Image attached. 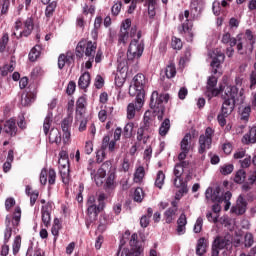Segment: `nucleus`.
Masks as SVG:
<instances>
[{"mask_svg":"<svg viewBox=\"0 0 256 256\" xmlns=\"http://www.w3.org/2000/svg\"><path fill=\"white\" fill-rule=\"evenodd\" d=\"M221 90L224 91V93H222V99H224V103L222 104L221 113L224 115H231V113H233V109H235V104L243 103V95L245 91L243 89L239 91L237 86H221Z\"/></svg>","mask_w":256,"mask_h":256,"instance_id":"obj_1","label":"nucleus"},{"mask_svg":"<svg viewBox=\"0 0 256 256\" xmlns=\"http://www.w3.org/2000/svg\"><path fill=\"white\" fill-rule=\"evenodd\" d=\"M169 101V94H159L157 91H153L150 98V109L152 113L158 117V120L163 119V113H165V106L163 103Z\"/></svg>","mask_w":256,"mask_h":256,"instance_id":"obj_2","label":"nucleus"},{"mask_svg":"<svg viewBox=\"0 0 256 256\" xmlns=\"http://www.w3.org/2000/svg\"><path fill=\"white\" fill-rule=\"evenodd\" d=\"M33 27V18H27L24 23L20 18H18L14 23L12 35L16 37V39L29 37L33 31Z\"/></svg>","mask_w":256,"mask_h":256,"instance_id":"obj_3","label":"nucleus"},{"mask_svg":"<svg viewBox=\"0 0 256 256\" xmlns=\"http://www.w3.org/2000/svg\"><path fill=\"white\" fill-rule=\"evenodd\" d=\"M143 51H145V42L141 40V32H137L136 38H133L128 47L127 58L129 61L140 59L143 55Z\"/></svg>","mask_w":256,"mask_h":256,"instance_id":"obj_4","label":"nucleus"},{"mask_svg":"<svg viewBox=\"0 0 256 256\" xmlns=\"http://www.w3.org/2000/svg\"><path fill=\"white\" fill-rule=\"evenodd\" d=\"M53 123V112H48L44 119L43 124V132L45 135H48V139L50 143H56L59 145L61 143V132L57 128H51V124ZM49 129H51L49 131Z\"/></svg>","mask_w":256,"mask_h":256,"instance_id":"obj_5","label":"nucleus"},{"mask_svg":"<svg viewBox=\"0 0 256 256\" xmlns=\"http://www.w3.org/2000/svg\"><path fill=\"white\" fill-rule=\"evenodd\" d=\"M237 51L243 55L245 51H253V45H255V36L253 35V32L249 29L245 31V36L243 37V34L237 35ZM245 49V51H243Z\"/></svg>","mask_w":256,"mask_h":256,"instance_id":"obj_6","label":"nucleus"},{"mask_svg":"<svg viewBox=\"0 0 256 256\" xmlns=\"http://www.w3.org/2000/svg\"><path fill=\"white\" fill-rule=\"evenodd\" d=\"M97 53V43L88 41V42H79L76 47V57L81 59L83 55L88 58L95 59V55Z\"/></svg>","mask_w":256,"mask_h":256,"instance_id":"obj_7","label":"nucleus"},{"mask_svg":"<svg viewBox=\"0 0 256 256\" xmlns=\"http://www.w3.org/2000/svg\"><path fill=\"white\" fill-rule=\"evenodd\" d=\"M217 86V77L210 76L208 78L207 87H206V96L208 99H213V97H217L220 93H225V90H221V87H233L227 84V80L223 78V83L220 84L219 88H215Z\"/></svg>","mask_w":256,"mask_h":256,"instance_id":"obj_8","label":"nucleus"},{"mask_svg":"<svg viewBox=\"0 0 256 256\" xmlns=\"http://www.w3.org/2000/svg\"><path fill=\"white\" fill-rule=\"evenodd\" d=\"M215 135V131L212 130L211 127L206 128L205 133L200 135L198 143V153L200 155H203V153H206L208 149H211V145H213V136Z\"/></svg>","mask_w":256,"mask_h":256,"instance_id":"obj_9","label":"nucleus"},{"mask_svg":"<svg viewBox=\"0 0 256 256\" xmlns=\"http://www.w3.org/2000/svg\"><path fill=\"white\" fill-rule=\"evenodd\" d=\"M139 236L134 233L131 235L129 244L131 250L124 248L122 250L121 256H143V247L139 246Z\"/></svg>","mask_w":256,"mask_h":256,"instance_id":"obj_10","label":"nucleus"},{"mask_svg":"<svg viewBox=\"0 0 256 256\" xmlns=\"http://www.w3.org/2000/svg\"><path fill=\"white\" fill-rule=\"evenodd\" d=\"M180 21L182 22V31L186 35L187 41H193V21L189 19V11L185 10L183 15L179 16Z\"/></svg>","mask_w":256,"mask_h":256,"instance_id":"obj_11","label":"nucleus"},{"mask_svg":"<svg viewBox=\"0 0 256 256\" xmlns=\"http://www.w3.org/2000/svg\"><path fill=\"white\" fill-rule=\"evenodd\" d=\"M144 105L145 98H143V95L136 96L135 102H131L127 106V119H135L136 111H141Z\"/></svg>","mask_w":256,"mask_h":256,"instance_id":"obj_12","label":"nucleus"},{"mask_svg":"<svg viewBox=\"0 0 256 256\" xmlns=\"http://www.w3.org/2000/svg\"><path fill=\"white\" fill-rule=\"evenodd\" d=\"M208 55L212 59V62L210 64L212 67V73H214V75H217V70L225 61V54L221 52L220 49H215L212 52H209Z\"/></svg>","mask_w":256,"mask_h":256,"instance_id":"obj_13","label":"nucleus"},{"mask_svg":"<svg viewBox=\"0 0 256 256\" xmlns=\"http://www.w3.org/2000/svg\"><path fill=\"white\" fill-rule=\"evenodd\" d=\"M58 165L62 179L69 177V154L67 151L62 150L59 152Z\"/></svg>","mask_w":256,"mask_h":256,"instance_id":"obj_14","label":"nucleus"},{"mask_svg":"<svg viewBox=\"0 0 256 256\" xmlns=\"http://www.w3.org/2000/svg\"><path fill=\"white\" fill-rule=\"evenodd\" d=\"M134 81V89L136 91V97L142 95V99H145V85H147V79H145V75L137 74L133 78Z\"/></svg>","mask_w":256,"mask_h":256,"instance_id":"obj_15","label":"nucleus"},{"mask_svg":"<svg viewBox=\"0 0 256 256\" xmlns=\"http://www.w3.org/2000/svg\"><path fill=\"white\" fill-rule=\"evenodd\" d=\"M116 145H117L116 140H111L109 136H104L102 140L101 150L97 152V158L102 157V159H105V150L108 149L110 153H113V151H115Z\"/></svg>","mask_w":256,"mask_h":256,"instance_id":"obj_16","label":"nucleus"},{"mask_svg":"<svg viewBox=\"0 0 256 256\" xmlns=\"http://www.w3.org/2000/svg\"><path fill=\"white\" fill-rule=\"evenodd\" d=\"M57 179V173L54 169H42L40 173V183L41 185H47V180L49 185H55V181Z\"/></svg>","mask_w":256,"mask_h":256,"instance_id":"obj_17","label":"nucleus"},{"mask_svg":"<svg viewBox=\"0 0 256 256\" xmlns=\"http://www.w3.org/2000/svg\"><path fill=\"white\" fill-rule=\"evenodd\" d=\"M151 128H149V124L147 122L144 123L143 126L138 128L136 139L139 143H143L147 145L149 138L151 137Z\"/></svg>","mask_w":256,"mask_h":256,"instance_id":"obj_18","label":"nucleus"},{"mask_svg":"<svg viewBox=\"0 0 256 256\" xmlns=\"http://www.w3.org/2000/svg\"><path fill=\"white\" fill-rule=\"evenodd\" d=\"M247 211V200L240 195L236 201V205L231 208V212L235 215H243Z\"/></svg>","mask_w":256,"mask_h":256,"instance_id":"obj_19","label":"nucleus"},{"mask_svg":"<svg viewBox=\"0 0 256 256\" xmlns=\"http://www.w3.org/2000/svg\"><path fill=\"white\" fill-rule=\"evenodd\" d=\"M129 27H131V19H126L122 23V27L120 29V34L118 38L119 43H127V39H129V32L127 31V29H129Z\"/></svg>","mask_w":256,"mask_h":256,"instance_id":"obj_20","label":"nucleus"},{"mask_svg":"<svg viewBox=\"0 0 256 256\" xmlns=\"http://www.w3.org/2000/svg\"><path fill=\"white\" fill-rule=\"evenodd\" d=\"M87 105V98L81 96L76 102V119H81L85 115V106Z\"/></svg>","mask_w":256,"mask_h":256,"instance_id":"obj_21","label":"nucleus"},{"mask_svg":"<svg viewBox=\"0 0 256 256\" xmlns=\"http://www.w3.org/2000/svg\"><path fill=\"white\" fill-rule=\"evenodd\" d=\"M3 130L10 135V137H15V135H17V123L11 118L4 123Z\"/></svg>","mask_w":256,"mask_h":256,"instance_id":"obj_22","label":"nucleus"},{"mask_svg":"<svg viewBox=\"0 0 256 256\" xmlns=\"http://www.w3.org/2000/svg\"><path fill=\"white\" fill-rule=\"evenodd\" d=\"M42 223L44 227H49L51 225V204H46L42 207Z\"/></svg>","mask_w":256,"mask_h":256,"instance_id":"obj_23","label":"nucleus"},{"mask_svg":"<svg viewBox=\"0 0 256 256\" xmlns=\"http://www.w3.org/2000/svg\"><path fill=\"white\" fill-rule=\"evenodd\" d=\"M73 61H74L73 53L68 52L66 55L61 54L58 57V68L63 69V67H65V65H71V63H73Z\"/></svg>","mask_w":256,"mask_h":256,"instance_id":"obj_24","label":"nucleus"},{"mask_svg":"<svg viewBox=\"0 0 256 256\" xmlns=\"http://www.w3.org/2000/svg\"><path fill=\"white\" fill-rule=\"evenodd\" d=\"M172 208H168L164 213V219L166 223H173L175 221V215H177V206L175 203L172 204Z\"/></svg>","mask_w":256,"mask_h":256,"instance_id":"obj_25","label":"nucleus"},{"mask_svg":"<svg viewBox=\"0 0 256 256\" xmlns=\"http://www.w3.org/2000/svg\"><path fill=\"white\" fill-rule=\"evenodd\" d=\"M107 175V171L104 170L103 167L99 168L97 173L95 172L92 176V179H94L96 185L100 187V185H103V179H105V176Z\"/></svg>","mask_w":256,"mask_h":256,"instance_id":"obj_26","label":"nucleus"},{"mask_svg":"<svg viewBox=\"0 0 256 256\" xmlns=\"http://www.w3.org/2000/svg\"><path fill=\"white\" fill-rule=\"evenodd\" d=\"M90 83H91V75L89 74V72H85L80 76L78 80V87H80V89H87Z\"/></svg>","mask_w":256,"mask_h":256,"instance_id":"obj_27","label":"nucleus"},{"mask_svg":"<svg viewBox=\"0 0 256 256\" xmlns=\"http://www.w3.org/2000/svg\"><path fill=\"white\" fill-rule=\"evenodd\" d=\"M242 142L246 145H249V143H256V126L250 128L249 134L243 136Z\"/></svg>","mask_w":256,"mask_h":256,"instance_id":"obj_28","label":"nucleus"},{"mask_svg":"<svg viewBox=\"0 0 256 256\" xmlns=\"http://www.w3.org/2000/svg\"><path fill=\"white\" fill-rule=\"evenodd\" d=\"M181 151H185V153H189L191 151V134L187 133L180 143Z\"/></svg>","mask_w":256,"mask_h":256,"instance_id":"obj_29","label":"nucleus"},{"mask_svg":"<svg viewBox=\"0 0 256 256\" xmlns=\"http://www.w3.org/2000/svg\"><path fill=\"white\" fill-rule=\"evenodd\" d=\"M207 253V240L200 238L196 246V255H205Z\"/></svg>","mask_w":256,"mask_h":256,"instance_id":"obj_30","label":"nucleus"},{"mask_svg":"<svg viewBox=\"0 0 256 256\" xmlns=\"http://www.w3.org/2000/svg\"><path fill=\"white\" fill-rule=\"evenodd\" d=\"M187 167H189V162L187 161H182L179 164H176L175 168H174V175L175 177H177V179H179V177H181V175H183L185 169H187Z\"/></svg>","mask_w":256,"mask_h":256,"instance_id":"obj_31","label":"nucleus"},{"mask_svg":"<svg viewBox=\"0 0 256 256\" xmlns=\"http://www.w3.org/2000/svg\"><path fill=\"white\" fill-rule=\"evenodd\" d=\"M35 101V95L33 93H23L21 96V105L23 107H28Z\"/></svg>","mask_w":256,"mask_h":256,"instance_id":"obj_32","label":"nucleus"},{"mask_svg":"<svg viewBox=\"0 0 256 256\" xmlns=\"http://www.w3.org/2000/svg\"><path fill=\"white\" fill-rule=\"evenodd\" d=\"M170 129H171V121L169 120V118H166L160 125L159 135H161V137H165V135L169 133Z\"/></svg>","mask_w":256,"mask_h":256,"instance_id":"obj_33","label":"nucleus"},{"mask_svg":"<svg viewBox=\"0 0 256 256\" xmlns=\"http://www.w3.org/2000/svg\"><path fill=\"white\" fill-rule=\"evenodd\" d=\"M13 71H15V62H10V64H6L0 68V77H7Z\"/></svg>","mask_w":256,"mask_h":256,"instance_id":"obj_34","label":"nucleus"},{"mask_svg":"<svg viewBox=\"0 0 256 256\" xmlns=\"http://www.w3.org/2000/svg\"><path fill=\"white\" fill-rule=\"evenodd\" d=\"M222 43L226 44V45H230V47H235V45H237V43H239V41L236 38L231 37L230 33H225L222 36Z\"/></svg>","mask_w":256,"mask_h":256,"instance_id":"obj_35","label":"nucleus"},{"mask_svg":"<svg viewBox=\"0 0 256 256\" xmlns=\"http://www.w3.org/2000/svg\"><path fill=\"white\" fill-rule=\"evenodd\" d=\"M9 225H11V217L7 216L6 217V229L4 232V242L5 243H9V239H11V235L13 233V230L11 229V227Z\"/></svg>","mask_w":256,"mask_h":256,"instance_id":"obj_36","label":"nucleus"},{"mask_svg":"<svg viewBox=\"0 0 256 256\" xmlns=\"http://www.w3.org/2000/svg\"><path fill=\"white\" fill-rule=\"evenodd\" d=\"M19 223H21V207L17 206L12 216V225L13 227H19Z\"/></svg>","mask_w":256,"mask_h":256,"instance_id":"obj_37","label":"nucleus"},{"mask_svg":"<svg viewBox=\"0 0 256 256\" xmlns=\"http://www.w3.org/2000/svg\"><path fill=\"white\" fill-rule=\"evenodd\" d=\"M101 211H103V208H100L99 205L88 206L87 208L88 216L92 217L93 219H96Z\"/></svg>","mask_w":256,"mask_h":256,"instance_id":"obj_38","label":"nucleus"},{"mask_svg":"<svg viewBox=\"0 0 256 256\" xmlns=\"http://www.w3.org/2000/svg\"><path fill=\"white\" fill-rule=\"evenodd\" d=\"M143 177H145V168L143 166H139L134 173V183H141V181H143Z\"/></svg>","mask_w":256,"mask_h":256,"instance_id":"obj_39","label":"nucleus"},{"mask_svg":"<svg viewBox=\"0 0 256 256\" xmlns=\"http://www.w3.org/2000/svg\"><path fill=\"white\" fill-rule=\"evenodd\" d=\"M40 55H41V46L36 45L31 49V51L29 53V60L37 61V59H39Z\"/></svg>","mask_w":256,"mask_h":256,"instance_id":"obj_40","label":"nucleus"},{"mask_svg":"<svg viewBox=\"0 0 256 256\" xmlns=\"http://www.w3.org/2000/svg\"><path fill=\"white\" fill-rule=\"evenodd\" d=\"M190 9L193 15H198V13H201L203 9V4L198 0H193L190 4Z\"/></svg>","mask_w":256,"mask_h":256,"instance_id":"obj_41","label":"nucleus"},{"mask_svg":"<svg viewBox=\"0 0 256 256\" xmlns=\"http://www.w3.org/2000/svg\"><path fill=\"white\" fill-rule=\"evenodd\" d=\"M213 245L215 247H217L218 249H225L228 245H229V240L223 238V237H217L214 242Z\"/></svg>","mask_w":256,"mask_h":256,"instance_id":"obj_42","label":"nucleus"},{"mask_svg":"<svg viewBox=\"0 0 256 256\" xmlns=\"http://www.w3.org/2000/svg\"><path fill=\"white\" fill-rule=\"evenodd\" d=\"M59 231H61V221L59 218H55L51 229V233L55 237V241H57V237H59Z\"/></svg>","mask_w":256,"mask_h":256,"instance_id":"obj_43","label":"nucleus"},{"mask_svg":"<svg viewBox=\"0 0 256 256\" xmlns=\"http://www.w3.org/2000/svg\"><path fill=\"white\" fill-rule=\"evenodd\" d=\"M164 183H165V173H163V171H158L156 180H155V186L158 187V189H162Z\"/></svg>","mask_w":256,"mask_h":256,"instance_id":"obj_44","label":"nucleus"},{"mask_svg":"<svg viewBox=\"0 0 256 256\" xmlns=\"http://www.w3.org/2000/svg\"><path fill=\"white\" fill-rule=\"evenodd\" d=\"M165 73H166L167 79H173V77H175V75H177V69L175 68V64L170 63L166 67Z\"/></svg>","mask_w":256,"mask_h":256,"instance_id":"obj_45","label":"nucleus"},{"mask_svg":"<svg viewBox=\"0 0 256 256\" xmlns=\"http://www.w3.org/2000/svg\"><path fill=\"white\" fill-rule=\"evenodd\" d=\"M253 243H255V238L253 237V233L247 232L244 236V246L247 248L253 247Z\"/></svg>","mask_w":256,"mask_h":256,"instance_id":"obj_46","label":"nucleus"},{"mask_svg":"<svg viewBox=\"0 0 256 256\" xmlns=\"http://www.w3.org/2000/svg\"><path fill=\"white\" fill-rule=\"evenodd\" d=\"M135 127V124L133 122H129L124 127V137L126 139H129L133 135V129Z\"/></svg>","mask_w":256,"mask_h":256,"instance_id":"obj_47","label":"nucleus"},{"mask_svg":"<svg viewBox=\"0 0 256 256\" xmlns=\"http://www.w3.org/2000/svg\"><path fill=\"white\" fill-rule=\"evenodd\" d=\"M249 115H251V107L250 106L240 108V119L242 121H247V119H249Z\"/></svg>","mask_w":256,"mask_h":256,"instance_id":"obj_48","label":"nucleus"},{"mask_svg":"<svg viewBox=\"0 0 256 256\" xmlns=\"http://www.w3.org/2000/svg\"><path fill=\"white\" fill-rule=\"evenodd\" d=\"M171 46L176 51H179V50L183 49V42L181 41L180 38L173 36L172 40H171Z\"/></svg>","mask_w":256,"mask_h":256,"instance_id":"obj_49","label":"nucleus"},{"mask_svg":"<svg viewBox=\"0 0 256 256\" xmlns=\"http://www.w3.org/2000/svg\"><path fill=\"white\" fill-rule=\"evenodd\" d=\"M174 185L179 188L180 187V193H187V186L185 185V183L183 182V180L181 179V177L179 178H175L174 179Z\"/></svg>","mask_w":256,"mask_h":256,"instance_id":"obj_50","label":"nucleus"},{"mask_svg":"<svg viewBox=\"0 0 256 256\" xmlns=\"http://www.w3.org/2000/svg\"><path fill=\"white\" fill-rule=\"evenodd\" d=\"M144 197H145V194L143 193V189L139 187L136 188L134 191V201H136V203H141Z\"/></svg>","mask_w":256,"mask_h":256,"instance_id":"obj_51","label":"nucleus"},{"mask_svg":"<svg viewBox=\"0 0 256 256\" xmlns=\"http://www.w3.org/2000/svg\"><path fill=\"white\" fill-rule=\"evenodd\" d=\"M55 9H57V2L53 1L51 2L45 10L46 17H52L53 13L55 12Z\"/></svg>","mask_w":256,"mask_h":256,"instance_id":"obj_52","label":"nucleus"},{"mask_svg":"<svg viewBox=\"0 0 256 256\" xmlns=\"http://www.w3.org/2000/svg\"><path fill=\"white\" fill-rule=\"evenodd\" d=\"M8 43H9V34H4L0 39V53H4L5 49H7Z\"/></svg>","mask_w":256,"mask_h":256,"instance_id":"obj_53","label":"nucleus"},{"mask_svg":"<svg viewBox=\"0 0 256 256\" xmlns=\"http://www.w3.org/2000/svg\"><path fill=\"white\" fill-rule=\"evenodd\" d=\"M13 255H17L19 253V250L21 249V236H16L13 242Z\"/></svg>","mask_w":256,"mask_h":256,"instance_id":"obj_54","label":"nucleus"},{"mask_svg":"<svg viewBox=\"0 0 256 256\" xmlns=\"http://www.w3.org/2000/svg\"><path fill=\"white\" fill-rule=\"evenodd\" d=\"M245 177H246L245 170H239L234 177V181L235 183H244Z\"/></svg>","mask_w":256,"mask_h":256,"instance_id":"obj_55","label":"nucleus"},{"mask_svg":"<svg viewBox=\"0 0 256 256\" xmlns=\"http://www.w3.org/2000/svg\"><path fill=\"white\" fill-rule=\"evenodd\" d=\"M194 233H201L203 231V218L199 217L197 218L194 228H193Z\"/></svg>","mask_w":256,"mask_h":256,"instance_id":"obj_56","label":"nucleus"},{"mask_svg":"<svg viewBox=\"0 0 256 256\" xmlns=\"http://www.w3.org/2000/svg\"><path fill=\"white\" fill-rule=\"evenodd\" d=\"M212 11L216 17H219L221 15V12L223 11L221 9V2L220 1H214L212 4Z\"/></svg>","mask_w":256,"mask_h":256,"instance_id":"obj_57","label":"nucleus"},{"mask_svg":"<svg viewBox=\"0 0 256 256\" xmlns=\"http://www.w3.org/2000/svg\"><path fill=\"white\" fill-rule=\"evenodd\" d=\"M147 7H148V15L150 17H155V0H148Z\"/></svg>","mask_w":256,"mask_h":256,"instance_id":"obj_58","label":"nucleus"},{"mask_svg":"<svg viewBox=\"0 0 256 256\" xmlns=\"http://www.w3.org/2000/svg\"><path fill=\"white\" fill-rule=\"evenodd\" d=\"M107 189H115V174L111 173L106 180Z\"/></svg>","mask_w":256,"mask_h":256,"instance_id":"obj_59","label":"nucleus"},{"mask_svg":"<svg viewBox=\"0 0 256 256\" xmlns=\"http://www.w3.org/2000/svg\"><path fill=\"white\" fill-rule=\"evenodd\" d=\"M234 166L233 164L224 165L221 167L220 172L222 175H231L233 173Z\"/></svg>","mask_w":256,"mask_h":256,"instance_id":"obj_60","label":"nucleus"},{"mask_svg":"<svg viewBox=\"0 0 256 256\" xmlns=\"http://www.w3.org/2000/svg\"><path fill=\"white\" fill-rule=\"evenodd\" d=\"M107 199V195H105V193H100L98 194V206L100 209H105V200Z\"/></svg>","mask_w":256,"mask_h":256,"instance_id":"obj_61","label":"nucleus"},{"mask_svg":"<svg viewBox=\"0 0 256 256\" xmlns=\"http://www.w3.org/2000/svg\"><path fill=\"white\" fill-rule=\"evenodd\" d=\"M84 152L86 155H91V153H93V141L88 140L85 142Z\"/></svg>","mask_w":256,"mask_h":256,"instance_id":"obj_62","label":"nucleus"},{"mask_svg":"<svg viewBox=\"0 0 256 256\" xmlns=\"http://www.w3.org/2000/svg\"><path fill=\"white\" fill-rule=\"evenodd\" d=\"M15 207V198H7L5 201V209L6 211H11V208Z\"/></svg>","mask_w":256,"mask_h":256,"instance_id":"obj_63","label":"nucleus"},{"mask_svg":"<svg viewBox=\"0 0 256 256\" xmlns=\"http://www.w3.org/2000/svg\"><path fill=\"white\" fill-rule=\"evenodd\" d=\"M121 2H117L112 6V15H119L121 13Z\"/></svg>","mask_w":256,"mask_h":256,"instance_id":"obj_64","label":"nucleus"}]
</instances>
